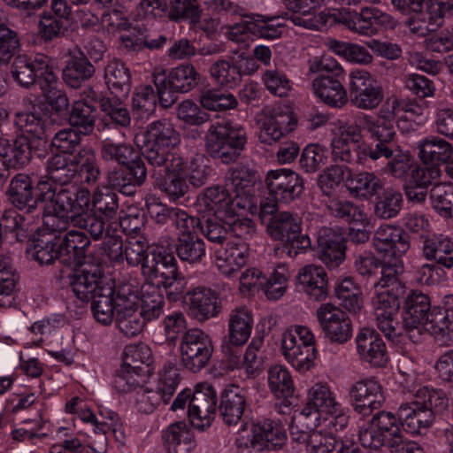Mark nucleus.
Segmentation results:
<instances>
[{"mask_svg":"<svg viewBox=\"0 0 453 453\" xmlns=\"http://www.w3.org/2000/svg\"><path fill=\"white\" fill-rule=\"evenodd\" d=\"M81 134L73 127L60 129L51 138L50 148L57 151L56 154L73 155L81 146Z\"/></svg>","mask_w":453,"mask_h":453,"instance_id":"obj_64","label":"nucleus"},{"mask_svg":"<svg viewBox=\"0 0 453 453\" xmlns=\"http://www.w3.org/2000/svg\"><path fill=\"white\" fill-rule=\"evenodd\" d=\"M366 114L357 112L351 120H339L337 133L332 140V157L335 162L351 163L352 147L362 142V128H365Z\"/></svg>","mask_w":453,"mask_h":453,"instance_id":"obj_11","label":"nucleus"},{"mask_svg":"<svg viewBox=\"0 0 453 453\" xmlns=\"http://www.w3.org/2000/svg\"><path fill=\"white\" fill-rule=\"evenodd\" d=\"M19 33L4 23H0V70L8 66L20 50Z\"/></svg>","mask_w":453,"mask_h":453,"instance_id":"obj_58","label":"nucleus"},{"mask_svg":"<svg viewBox=\"0 0 453 453\" xmlns=\"http://www.w3.org/2000/svg\"><path fill=\"white\" fill-rule=\"evenodd\" d=\"M90 239L81 230H68L63 241L59 243L60 253L63 254V263L82 264Z\"/></svg>","mask_w":453,"mask_h":453,"instance_id":"obj_39","label":"nucleus"},{"mask_svg":"<svg viewBox=\"0 0 453 453\" xmlns=\"http://www.w3.org/2000/svg\"><path fill=\"white\" fill-rule=\"evenodd\" d=\"M282 352L287 361L300 372L310 370L317 357L315 346H282Z\"/></svg>","mask_w":453,"mask_h":453,"instance_id":"obj_61","label":"nucleus"},{"mask_svg":"<svg viewBox=\"0 0 453 453\" xmlns=\"http://www.w3.org/2000/svg\"><path fill=\"white\" fill-rule=\"evenodd\" d=\"M433 209L442 218L453 219V185L437 183L430 190Z\"/></svg>","mask_w":453,"mask_h":453,"instance_id":"obj_60","label":"nucleus"},{"mask_svg":"<svg viewBox=\"0 0 453 453\" xmlns=\"http://www.w3.org/2000/svg\"><path fill=\"white\" fill-rule=\"evenodd\" d=\"M349 395L354 410L363 416L372 414L385 401L380 384L372 379L356 382L349 390Z\"/></svg>","mask_w":453,"mask_h":453,"instance_id":"obj_23","label":"nucleus"},{"mask_svg":"<svg viewBox=\"0 0 453 453\" xmlns=\"http://www.w3.org/2000/svg\"><path fill=\"white\" fill-rule=\"evenodd\" d=\"M199 77V73L190 64L180 65L171 69L167 75L164 70L154 72L153 81L162 105L169 107L172 104V102L168 103L164 98V94L167 89L187 93L197 85Z\"/></svg>","mask_w":453,"mask_h":453,"instance_id":"obj_12","label":"nucleus"},{"mask_svg":"<svg viewBox=\"0 0 453 453\" xmlns=\"http://www.w3.org/2000/svg\"><path fill=\"white\" fill-rule=\"evenodd\" d=\"M113 287L111 285L101 288V292L92 299L91 311L94 318L103 325H110L115 319L113 302Z\"/></svg>","mask_w":453,"mask_h":453,"instance_id":"obj_56","label":"nucleus"},{"mask_svg":"<svg viewBox=\"0 0 453 453\" xmlns=\"http://www.w3.org/2000/svg\"><path fill=\"white\" fill-rule=\"evenodd\" d=\"M314 95L332 107H342L348 101L347 92L339 78L319 74L311 83Z\"/></svg>","mask_w":453,"mask_h":453,"instance_id":"obj_30","label":"nucleus"},{"mask_svg":"<svg viewBox=\"0 0 453 453\" xmlns=\"http://www.w3.org/2000/svg\"><path fill=\"white\" fill-rule=\"evenodd\" d=\"M432 308L428 296L422 292L415 290L408 295L402 318L404 335L411 342L418 343L423 340V322Z\"/></svg>","mask_w":453,"mask_h":453,"instance_id":"obj_13","label":"nucleus"},{"mask_svg":"<svg viewBox=\"0 0 453 453\" xmlns=\"http://www.w3.org/2000/svg\"><path fill=\"white\" fill-rule=\"evenodd\" d=\"M357 351L365 362L383 367L388 364L387 347L380 334L372 329L363 328L356 337Z\"/></svg>","mask_w":453,"mask_h":453,"instance_id":"obj_25","label":"nucleus"},{"mask_svg":"<svg viewBox=\"0 0 453 453\" xmlns=\"http://www.w3.org/2000/svg\"><path fill=\"white\" fill-rule=\"evenodd\" d=\"M297 280L302 290L315 301H321L327 296V279L323 267L306 265L298 273Z\"/></svg>","mask_w":453,"mask_h":453,"instance_id":"obj_32","label":"nucleus"},{"mask_svg":"<svg viewBox=\"0 0 453 453\" xmlns=\"http://www.w3.org/2000/svg\"><path fill=\"white\" fill-rule=\"evenodd\" d=\"M95 73V67L81 51L73 55L63 69V80L73 88H81L82 83L88 81Z\"/></svg>","mask_w":453,"mask_h":453,"instance_id":"obj_40","label":"nucleus"},{"mask_svg":"<svg viewBox=\"0 0 453 453\" xmlns=\"http://www.w3.org/2000/svg\"><path fill=\"white\" fill-rule=\"evenodd\" d=\"M319 258L327 266H336L345 257V239L342 234L330 227H322L318 232Z\"/></svg>","mask_w":453,"mask_h":453,"instance_id":"obj_27","label":"nucleus"},{"mask_svg":"<svg viewBox=\"0 0 453 453\" xmlns=\"http://www.w3.org/2000/svg\"><path fill=\"white\" fill-rule=\"evenodd\" d=\"M338 22L349 30L361 35L372 36L382 30L393 29L396 22L393 17L375 7H364L359 12L342 9Z\"/></svg>","mask_w":453,"mask_h":453,"instance_id":"obj_9","label":"nucleus"},{"mask_svg":"<svg viewBox=\"0 0 453 453\" xmlns=\"http://www.w3.org/2000/svg\"><path fill=\"white\" fill-rule=\"evenodd\" d=\"M167 18L171 21H187L196 25L202 18L203 9L197 0H170Z\"/></svg>","mask_w":453,"mask_h":453,"instance_id":"obj_54","label":"nucleus"},{"mask_svg":"<svg viewBox=\"0 0 453 453\" xmlns=\"http://www.w3.org/2000/svg\"><path fill=\"white\" fill-rule=\"evenodd\" d=\"M180 142L179 133L166 120H157L148 125L144 133L135 137V142L141 147V152L148 164L154 167L167 169L173 156L171 149Z\"/></svg>","mask_w":453,"mask_h":453,"instance_id":"obj_2","label":"nucleus"},{"mask_svg":"<svg viewBox=\"0 0 453 453\" xmlns=\"http://www.w3.org/2000/svg\"><path fill=\"white\" fill-rule=\"evenodd\" d=\"M246 142L244 130L234 127L227 120L211 124L205 134L206 152L223 164L236 161L244 150Z\"/></svg>","mask_w":453,"mask_h":453,"instance_id":"obj_5","label":"nucleus"},{"mask_svg":"<svg viewBox=\"0 0 453 453\" xmlns=\"http://www.w3.org/2000/svg\"><path fill=\"white\" fill-rule=\"evenodd\" d=\"M46 178L61 187L68 186L78 174V169L72 165L70 158L53 154L46 163Z\"/></svg>","mask_w":453,"mask_h":453,"instance_id":"obj_44","label":"nucleus"},{"mask_svg":"<svg viewBox=\"0 0 453 453\" xmlns=\"http://www.w3.org/2000/svg\"><path fill=\"white\" fill-rule=\"evenodd\" d=\"M96 119V111L91 101L78 100L73 103L68 118L72 127H76L80 133L88 135L93 132Z\"/></svg>","mask_w":453,"mask_h":453,"instance_id":"obj_48","label":"nucleus"},{"mask_svg":"<svg viewBox=\"0 0 453 453\" xmlns=\"http://www.w3.org/2000/svg\"><path fill=\"white\" fill-rule=\"evenodd\" d=\"M50 207L53 211L66 216H73V224L89 203V194L84 189L77 190L74 187H60L50 196Z\"/></svg>","mask_w":453,"mask_h":453,"instance_id":"obj_21","label":"nucleus"},{"mask_svg":"<svg viewBox=\"0 0 453 453\" xmlns=\"http://www.w3.org/2000/svg\"><path fill=\"white\" fill-rule=\"evenodd\" d=\"M253 316L245 307L232 310L228 316L227 335L225 337L235 345H243L250 337Z\"/></svg>","mask_w":453,"mask_h":453,"instance_id":"obj_35","label":"nucleus"},{"mask_svg":"<svg viewBox=\"0 0 453 453\" xmlns=\"http://www.w3.org/2000/svg\"><path fill=\"white\" fill-rule=\"evenodd\" d=\"M371 426L379 432L380 436L385 440L386 446L388 448L403 437L399 417L396 418L391 412L379 411L372 417Z\"/></svg>","mask_w":453,"mask_h":453,"instance_id":"obj_47","label":"nucleus"},{"mask_svg":"<svg viewBox=\"0 0 453 453\" xmlns=\"http://www.w3.org/2000/svg\"><path fill=\"white\" fill-rule=\"evenodd\" d=\"M321 415L327 416L326 426L334 432L342 431L348 426L349 416L336 400L335 393L328 383L319 381L309 388L307 402L300 411V418L318 420Z\"/></svg>","mask_w":453,"mask_h":453,"instance_id":"obj_3","label":"nucleus"},{"mask_svg":"<svg viewBox=\"0 0 453 453\" xmlns=\"http://www.w3.org/2000/svg\"><path fill=\"white\" fill-rule=\"evenodd\" d=\"M326 208L334 217L349 224L365 226L369 223L363 205H357L351 201L333 199L327 203Z\"/></svg>","mask_w":453,"mask_h":453,"instance_id":"obj_49","label":"nucleus"},{"mask_svg":"<svg viewBox=\"0 0 453 453\" xmlns=\"http://www.w3.org/2000/svg\"><path fill=\"white\" fill-rule=\"evenodd\" d=\"M267 233L274 240L281 243L274 249L277 256L296 257L300 250L311 246L307 234L301 233V219L297 214L289 211L276 213L267 223Z\"/></svg>","mask_w":453,"mask_h":453,"instance_id":"obj_6","label":"nucleus"},{"mask_svg":"<svg viewBox=\"0 0 453 453\" xmlns=\"http://www.w3.org/2000/svg\"><path fill=\"white\" fill-rule=\"evenodd\" d=\"M265 184L270 196L283 203H289L299 198L304 190L303 178L297 173L286 168L268 171Z\"/></svg>","mask_w":453,"mask_h":453,"instance_id":"obj_15","label":"nucleus"},{"mask_svg":"<svg viewBox=\"0 0 453 453\" xmlns=\"http://www.w3.org/2000/svg\"><path fill=\"white\" fill-rule=\"evenodd\" d=\"M247 205V199L241 195L233 197L226 187L219 185L203 189L196 202L198 211L211 214L220 220H228L239 216Z\"/></svg>","mask_w":453,"mask_h":453,"instance_id":"obj_7","label":"nucleus"},{"mask_svg":"<svg viewBox=\"0 0 453 453\" xmlns=\"http://www.w3.org/2000/svg\"><path fill=\"white\" fill-rule=\"evenodd\" d=\"M418 150V156L425 164L447 163L453 156L452 144L438 136L424 139Z\"/></svg>","mask_w":453,"mask_h":453,"instance_id":"obj_42","label":"nucleus"},{"mask_svg":"<svg viewBox=\"0 0 453 453\" xmlns=\"http://www.w3.org/2000/svg\"><path fill=\"white\" fill-rule=\"evenodd\" d=\"M267 381L270 391L275 397H292L295 384L290 372L283 365H275L269 368Z\"/></svg>","mask_w":453,"mask_h":453,"instance_id":"obj_50","label":"nucleus"},{"mask_svg":"<svg viewBox=\"0 0 453 453\" xmlns=\"http://www.w3.org/2000/svg\"><path fill=\"white\" fill-rule=\"evenodd\" d=\"M11 64L12 77L21 87L30 88L36 82L41 87L45 81L51 84L55 81L52 60L45 54H19Z\"/></svg>","mask_w":453,"mask_h":453,"instance_id":"obj_8","label":"nucleus"},{"mask_svg":"<svg viewBox=\"0 0 453 453\" xmlns=\"http://www.w3.org/2000/svg\"><path fill=\"white\" fill-rule=\"evenodd\" d=\"M142 275L151 281L150 286L164 287L167 297L177 301L184 291L183 279L178 270L174 255L165 250L157 249L142 265Z\"/></svg>","mask_w":453,"mask_h":453,"instance_id":"obj_4","label":"nucleus"},{"mask_svg":"<svg viewBox=\"0 0 453 453\" xmlns=\"http://www.w3.org/2000/svg\"><path fill=\"white\" fill-rule=\"evenodd\" d=\"M113 302L115 316L138 311L140 308V296L132 285H119L113 288Z\"/></svg>","mask_w":453,"mask_h":453,"instance_id":"obj_62","label":"nucleus"},{"mask_svg":"<svg viewBox=\"0 0 453 453\" xmlns=\"http://www.w3.org/2000/svg\"><path fill=\"white\" fill-rule=\"evenodd\" d=\"M250 246L243 241H227L215 251V265L226 277H233L248 262Z\"/></svg>","mask_w":453,"mask_h":453,"instance_id":"obj_24","label":"nucleus"},{"mask_svg":"<svg viewBox=\"0 0 453 453\" xmlns=\"http://www.w3.org/2000/svg\"><path fill=\"white\" fill-rule=\"evenodd\" d=\"M402 426L412 434H420L422 429L431 426L434 420L432 411L418 404L417 400L402 403L397 410Z\"/></svg>","mask_w":453,"mask_h":453,"instance_id":"obj_31","label":"nucleus"},{"mask_svg":"<svg viewBox=\"0 0 453 453\" xmlns=\"http://www.w3.org/2000/svg\"><path fill=\"white\" fill-rule=\"evenodd\" d=\"M286 8L294 12L292 21L296 26L318 29L319 21L315 16L316 10L324 0H283Z\"/></svg>","mask_w":453,"mask_h":453,"instance_id":"obj_43","label":"nucleus"},{"mask_svg":"<svg viewBox=\"0 0 453 453\" xmlns=\"http://www.w3.org/2000/svg\"><path fill=\"white\" fill-rule=\"evenodd\" d=\"M104 79L111 94L125 96L131 88V75L126 65L117 59L110 61L104 70Z\"/></svg>","mask_w":453,"mask_h":453,"instance_id":"obj_45","label":"nucleus"},{"mask_svg":"<svg viewBox=\"0 0 453 453\" xmlns=\"http://www.w3.org/2000/svg\"><path fill=\"white\" fill-rule=\"evenodd\" d=\"M350 79V102L359 109H375L383 99L382 89L376 81L364 70L353 71Z\"/></svg>","mask_w":453,"mask_h":453,"instance_id":"obj_17","label":"nucleus"},{"mask_svg":"<svg viewBox=\"0 0 453 453\" xmlns=\"http://www.w3.org/2000/svg\"><path fill=\"white\" fill-rule=\"evenodd\" d=\"M250 411L248 390L234 384L227 385L220 394L219 417L228 426L244 421Z\"/></svg>","mask_w":453,"mask_h":453,"instance_id":"obj_18","label":"nucleus"},{"mask_svg":"<svg viewBox=\"0 0 453 453\" xmlns=\"http://www.w3.org/2000/svg\"><path fill=\"white\" fill-rule=\"evenodd\" d=\"M319 324L331 342L343 344L352 336V324L346 314L339 307L330 303H322L316 311Z\"/></svg>","mask_w":453,"mask_h":453,"instance_id":"obj_16","label":"nucleus"},{"mask_svg":"<svg viewBox=\"0 0 453 453\" xmlns=\"http://www.w3.org/2000/svg\"><path fill=\"white\" fill-rule=\"evenodd\" d=\"M421 251L427 260H434L449 269L453 266V242L448 236L434 234L425 238Z\"/></svg>","mask_w":453,"mask_h":453,"instance_id":"obj_37","label":"nucleus"},{"mask_svg":"<svg viewBox=\"0 0 453 453\" xmlns=\"http://www.w3.org/2000/svg\"><path fill=\"white\" fill-rule=\"evenodd\" d=\"M365 128L371 137L377 142V147L386 148L389 150L387 158L392 157L398 148L395 141V131L393 122L382 117L374 119L366 114Z\"/></svg>","mask_w":453,"mask_h":453,"instance_id":"obj_36","label":"nucleus"},{"mask_svg":"<svg viewBox=\"0 0 453 453\" xmlns=\"http://www.w3.org/2000/svg\"><path fill=\"white\" fill-rule=\"evenodd\" d=\"M165 300L156 286H143L140 297L141 316L145 321L159 318L164 312Z\"/></svg>","mask_w":453,"mask_h":453,"instance_id":"obj_55","label":"nucleus"},{"mask_svg":"<svg viewBox=\"0 0 453 453\" xmlns=\"http://www.w3.org/2000/svg\"><path fill=\"white\" fill-rule=\"evenodd\" d=\"M185 159L181 156H173L165 174L153 173L155 186L170 200L176 201L184 196L188 186L183 176Z\"/></svg>","mask_w":453,"mask_h":453,"instance_id":"obj_20","label":"nucleus"},{"mask_svg":"<svg viewBox=\"0 0 453 453\" xmlns=\"http://www.w3.org/2000/svg\"><path fill=\"white\" fill-rule=\"evenodd\" d=\"M185 302L196 319L200 321L218 316L221 310L218 293L204 287H198L188 291Z\"/></svg>","mask_w":453,"mask_h":453,"instance_id":"obj_26","label":"nucleus"},{"mask_svg":"<svg viewBox=\"0 0 453 453\" xmlns=\"http://www.w3.org/2000/svg\"><path fill=\"white\" fill-rule=\"evenodd\" d=\"M296 124L297 120L291 111L273 108L260 122L258 139L262 143L271 145L291 133Z\"/></svg>","mask_w":453,"mask_h":453,"instance_id":"obj_19","label":"nucleus"},{"mask_svg":"<svg viewBox=\"0 0 453 453\" xmlns=\"http://www.w3.org/2000/svg\"><path fill=\"white\" fill-rule=\"evenodd\" d=\"M217 410V392L207 383H199L193 390L188 416L192 426L201 431L211 426Z\"/></svg>","mask_w":453,"mask_h":453,"instance_id":"obj_14","label":"nucleus"},{"mask_svg":"<svg viewBox=\"0 0 453 453\" xmlns=\"http://www.w3.org/2000/svg\"><path fill=\"white\" fill-rule=\"evenodd\" d=\"M151 359L150 349L143 343L127 345L123 352L121 366L131 369L134 372L145 375Z\"/></svg>","mask_w":453,"mask_h":453,"instance_id":"obj_57","label":"nucleus"},{"mask_svg":"<svg viewBox=\"0 0 453 453\" xmlns=\"http://www.w3.org/2000/svg\"><path fill=\"white\" fill-rule=\"evenodd\" d=\"M209 73L217 84L229 88L237 87L245 73L241 61L234 58L218 59L211 64Z\"/></svg>","mask_w":453,"mask_h":453,"instance_id":"obj_38","label":"nucleus"},{"mask_svg":"<svg viewBox=\"0 0 453 453\" xmlns=\"http://www.w3.org/2000/svg\"><path fill=\"white\" fill-rule=\"evenodd\" d=\"M213 349L207 333L198 328L189 329L182 335L180 344L181 363L188 370L199 372L208 365Z\"/></svg>","mask_w":453,"mask_h":453,"instance_id":"obj_10","label":"nucleus"},{"mask_svg":"<svg viewBox=\"0 0 453 453\" xmlns=\"http://www.w3.org/2000/svg\"><path fill=\"white\" fill-rule=\"evenodd\" d=\"M251 433L263 442L264 448H280L287 440L286 432L281 425L269 418L253 424Z\"/></svg>","mask_w":453,"mask_h":453,"instance_id":"obj_46","label":"nucleus"},{"mask_svg":"<svg viewBox=\"0 0 453 453\" xmlns=\"http://www.w3.org/2000/svg\"><path fill=\"white\" fill-rule=\"evenodd\" d=\"M102 273L98 268L82 269L70 277V287L75 296L82 302H89L101 292V288L110 286L103 284Z\"/></svg>","mask_w":453,"mask_h":453,"instance_id":"obj_29","label":"nucleus"},{"mask_svg":"<svg viewBox=\"0 0 453 453\" xmlns=\"http://www.w3.org/2000/svg\"><path fill=\"white\" fill-rule=\"evenodd\" d=\"M175 250L181 261L189 264L200 263L206 254L204 242L196 234H180Z\"/></svg>","mask_w":453,"mask_h":453,"instance_id":"obj_53","label":"nucleus"},{"mask_svg":"<svg viewBox=\"0 0 453 453\" xmlns=\"http://www.w3.org/2000/svg\"><path fill=\"white\" fill-rule=\"evenodd\" d=\"M428 331L436 337L453 338V315L444 311L440 306H434L426 314L423 322V333Z\"/></svg>","mask_w":453,"mask_h":453,"instance_id":"obj_51","label":"nucleus"},{"mask_svg":"<svg viewBox=\"0 0 453 453\" xmlns=\"http://www.w3.org/2000/svg\"><path fill=\"white\" fill-rule=\"evenodd\" d=\"M335 295L341 305L349 311L356 313L361 310V291L352 279L346 278L342 280L335 288Z\"/></svg>","mask_w":453,"mask_h":453,"instance_id":"obj_63","label":"nucleus"},{"mask_svg":"<svg viewBox=\"0 0 453 453\" xmlns=\"http://www.w3.org/2000/svg\"><path fill=\"white\" fill-rule=\"evenodd\" d=\"M374 206L375 215L382 219H390L399 214L403 208V195L392 188H383Z\"/></svg>","mask_w":453,"mask_h":453,"instance_id":"obj_59","label":"nucleus"},{"mask_svg":"<svg viewBox=\"0 0 453 453\" xmlns=\"http://www.w3.org/2000/svg\"><path fill=\"white\" fill-rule=\"evenodd\" d=\"M415 13L416 15L408 20L407 26L411 33L419 37L437 31L443 24V8L441 4H431L426 11L422 9Z\"/></svg>","mask_w":453,"mask_h":453,"instance_id":"obj_33","label":"nucleus"},{"mask_svg":"<svg viewBox=\"0 0 453 453\" xmlns=\"http://www.w3.org/2000/svg\"><path fill=\"white\" fill-rule=\"evenodd\" d=\"M57 237L50 234H41L38 232V238L33 241L32 257L41 265H50L56 258L63 263V254L60 253V248Z\"/></svg>","mask_w":453,"mask_h":453,"instance_id":"obj_52","label":"nucleus"},{"mask_svg":"<svg viewBox=\"0 0 453 453\" xmlns=\"http://www.w3.org/2000/svg\"><path fill=\"white\" fill-rule=\"evenodd\" d=\"M162 438L167 453H190L196 446L194 434L183 422L170 425Z\"/></svg>","mask_w":453,"mask_h":453,"instance_id":"obj_34","label":"nucleus"},{"mask_svg":"<svg viewBox=\"0 0 453 453\" xmlns=\"http://www.w3.org/2000/svg\"><path fill=\"white\" fill-rule=\"evenodd\" d=\"M9 202L26 215L15 214L6 217V227L15 233L19 242L25 241L35 230L33 225L41 216L39 199L34 196L32 179L24 173L16 174L6 191Z\"/></svg>","mask_w":453,"mask_h":453,"instance_id":"obj_1","label":"nucleus"},{"mask_svg":"<svg viewBox=\"0 0 453 453\" xmlns=\"http://www.w3.org/2000/svg\"><path fill=\"white\" fill-rule=\"evenodd\" d=\"M118 96L99 99V107L103 112V123L105 127L119 128L127 127L131 124V116L127 104Z\"/></svg>","mask_w":453,"mask_h":453,"instance_id":"obj_41","label":"nucleus"},{"mask_svg":"<svg viewBox=\"0 0 453 453\" xmlns=\"http://www.w3.org/2000/svg\"><path fill=\"white\" fill-rule=\"evenodd\" d=\"M372 245L377 252L385 257H402L410 249V241L402 228L382 225L373 234Z\"/></svg>","mask_w":453,"mask_h":453,"instance_id":"obj_22","label":"nucleus"},{"mask_svg":"<svg viewBox=\"0 0 453 453\" xmlns=\"http://www.w3.org/2000/svg\"><path fill=\"white\" fill-rule=\"evenodd\" d=\"M345 185L349 194L361 200H370L384 188V181L373 172H350L345 180Z\"/></svg>","mask_w":453,"mask_h":453,"instance_id":"obj_28","label":"nucleus"}]
</instances>
